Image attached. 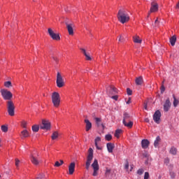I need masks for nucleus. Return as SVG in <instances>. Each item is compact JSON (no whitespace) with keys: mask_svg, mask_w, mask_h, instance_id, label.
Wrapping results in <instances>:
<instances>
[{"mask_svg":"<svg viewBox=\"0 0 179 179\" xmlns=\"http://www.w3.org/2000/svg\"><path fill=\"white\" fill-rule=\"evenodd\" d=\"M1 93L4 100H8L7 101V111L8 115L13 117V115H15V103H13V101L11 100L12 97H13V94L8 90H1Z\"/></svg>","mask_w":179,"mask_h":179,"instance_id":"1","label":"nucleus"},{"mask_svg":"<svg viewBox=\"0 0 179 179\" xmlns=\"http://www.w3.org/2000/svg\"><path fill=\"white\" fill-rule=\"evenodd\" d=\"M117 19L122 24H124V23L129 22V14L125 10L120 9L117 13Z\"/></svg>","mask_w":179,"mask_h":179,"instance_id":"2","label":"nucleus"},{"mask_svg":"<svg viewBox=\"0 0 179 179\" xmlns=\"http://www.w3.org/2000/svg\"><path fill=\"white\" fill-rule=\"evenodd\" d=\"M52 103L55 107H59V104L61 103L59 93L55 92L52 94Z\"/></svg>","mask_w":179,"mask_h":179,"instance_id":"3","label":"nucleus"},{"mask_svg":"<svg viewBox=\"0 0 179 179\" xmlns=\"http://www.w3.org/2000/svg\"><path fill=\"white\" fill-rule=\"evenodd\" d=\"M89 154L87 157V162L85 164L86 170H89L90 169V164H92V160H93V149L92 148H89Z\"/></svg>","mask_w":179,"mask_h":179,"instance_id":"4","label":"nucleus"},{"mask_svg":"<svg viewBox=\"0 0 179 179\" xmlns=\"http://www.w3.org/2000/svg\"><path fill=\"white\" fill-rule=\"evenodd\" d=\"M91 166L94 170L92 176L94 177H96V176H99V170L100 169V167L99 166V161L95 159L93 163L92 164Z\"/></svg>","mask_w":179,"mask_h":179,"instance_id":"5","label":"nucleus"},{"mask_svg":"<svg viewBox=\"0 0 179 179\" xmlns=\"http://www.w3.org/2000/svg\"><path fill=\"white\" fill-rule=\"evenodd\" d=\"M56 83L57 87H64V86H65V82H64V78H62V76L59 72H58L57 75Z\"/></svg>","mask_w":179,"mask_h":179,"instance_id":"6","label":"nucleus"},{"mask_svg":"<svg viewBox=\"0 0 179 179\" xmlns=\"http://www.w3.org/2000/svg\"><path fill=\"white\" fill-rule=\"evenodd\" d=\"M48 34L52 38V40H56L57 41H59L61 40V37H59V34L54 33V31L51 28L48 29Z\"/></svg>","mask_w":179,"mask_h":179,"instance_id":"7","label":"nucleus"},{"mask_svg":"<svg viewBox=\"0 0 179 179\" xmlns=\"http://www.w3.org/2000/svg\"><path fill=\"white\" fill-rule=\"evenodd\" d=\"M162 117V113L160 110H157L153 115V120L156 124H160V118Z\"/></svg>","mask_w":179,"mask_h":179,"instance_id":"8","label":"nucleus"},{"mask_svg":"<svg viewBox=\"0 0 179 179\" xmlns=\"http://www.w3.org/2000/svg\"><path fill=\"white\" fill-rule=\"evenodd\" d=\"M51 128V123L48 120H42V125L41 126V129H50Z\"/></svg>","mask_w":179,"mask_h":179,"instance_id":"9","label":"nucleus"},{"mask_svg":"<svg viewBox=\"0 0 179 179\" xmlns=\"http://www.w3.org/2000/svg\"><path fill=\"white\" fill-rule=\"evenodd\" d=\"M37 156H38V154L36 152H34L31 154V162L33 163L35 166H38V159H37Z\"/></svg>","mask_w":179,"mask_h":179,"instance_id":"10","label":"nucleus"},{"mask_svg":"<svg viewBox=\"0 0 179 179\" xmlns=\"http://www.w3.org/2000/svg\"><path fill=\"white\" fill-rule=\"evenodd\" d=\"M159 10V4L157 3L152 1L151 3V8L150 10V13H153L155 12H157Z\"/></svg>","mask_w":179,"mask_h":179,"instance_id":"11","label":"nucleus"},{"mask_svg":"<svg viewBox=\"0 0 179 179\" xmlns=\"http://www.w3.org/2000/svg\"><path fill=\"white\" fill-rule=\"evenodd\" d=\"M171 107V102H170V99H167L164 104V111L165 113L169 112Z\"/></svg>","mask_w":179,"mask_h":179,"instance_id":"12","label":"nucleus"},{"mask_svg":"<svg viewBox=\"0 0 179 179\" xmlns=\"http://www.w3.org/2000/svg\"><path fill=\"white\" fill-rule=\"evenodd\" d=\"M66 29L70 36H73V24L66 22Z\"/></svg>","mask_w":179,"mask_h":179,"instance_id":"13","label":"nucleus"},{"mask_svg":"<svg viewBox=\"0 0 179 179\" xmlns=\"http://www.w3.org/2000/svg\"><path fill=\"white\" fill-rule=\"evenodd\" d=\"M107 93L108 94H117V88L114 86H110L107 88Z\"/></svg>","mask_w":179,"mask_h":179,"instance_id":"14","label":"nucleus"},{"mask_svg":"<svg viewBox=\"0 0 179 179\" xmlns=\"http://www.w3.org/2000/svg\"><path fill=\"white\" fill-rule=\"evenodd\" d=\"M75 162H71L69 166V173L70 174V176H72V174L75 173Z\"/></svg>","mask_w":179,"mask_h":179,"instance_id":"15","label":"nucleus"},{"mask_svg":"<svg viewBox=\"0 0 179 179\" xmlns=\"http://www.w3.org/2000/svg\"><path fill=\"white\" fill-rule=\"evenodd\" d=\"M150 142L149 140L148 139H143L141 141V146L143 148V149H148V148H149V145H150Z\"/></svg>","mask_w":179,"mask_h":179,"instance_id":"16","label":"nucleus"},{"mask_svg":"<svg viewBox=\"0 0 179 179\" xmlns=\"http://www.w3.org/2000/svg\"><path fill=\"white\" fill-rule=\"evenodd\" d=\"M85 131L87 132H89V130L92 129V122H90V121L87 119L85 120Z\"/></svg>","mask_w":179,"mask_h":179,"instance_id":"17","label":"nucleus"},{"mask_svg":"<svg viewBox=\"0 0 179 179\" xmlns=\"http://www.w3.org/2000/svg\"><path fill=\"white\" fill-rule=\"evenodd\" d=\"M20 136L22 139H24V138H29L30 136V134H29V131L27 129H24L22 131H21Z\"/></svg>","mask_w":179,"mask_h":179,"instance_id":"18","label":"nucleus"},{"mask_svg":"<svg viewBox=\"0 0 179 179\" xmlns=\"http://www.w3.org/2000/svg\"><path fill=\"white\" fill-rule=\"evenodd\" d=\"M106 147H107V149H108V152L109 153H113V150H114V148H115L114 144L112 143H108L106 144Z\"/></svg>","mask_w":179,"mask_h":179,"instance_id":"19","label":"nucleus"},{"mask_svg":"<svg viewBox=\"0 0 179 179\" xmlns=\"http://www.w3.org/2000/svg\"><path fill=\"white\" fill-rule=\"evenodd\" d=\"M101 141V138L100 137H96L94 140V144L98 150H101V149H103L101 147H99L98 144L99 142H100Z\"/></svg>","mask_w":179,"mask_h":179,"instance_id":"20","label":"nucleus"},{"mask_svg":"<svg viewBox=\"0 0 179 179\" xmlns=\"http://www.w3.org/2000/svg\"><path fill=\"white\" fill-rule=\"evenodd\" d=\"M95 122L97 125V127H101L103 129H104V124L101 123V118L100 117H95Z\"/></svg>","mask_w":179,"mask_h":179,"instance_id":"21","label":"nucleus"},{"mask_svg":"<svg viewBox=\"0 0 179 179\" xmlns=\"http://www.w3.org/2000/svg\"><path fill=\"white\" fill-rule=\"evenodd\" d=\"M131 115H129V113H124L123 115V121L122 122H126L127 121H130Z\"/></svg>","mask_w":179,"mask_h":179,"instance_id":"22","label":"nucleus"},{"mask_svg":"<svg viewBox=\"0 0 179 179\" xmlns=\"http://www.w3.org/2000/svg\"><path fill=\"white\" fill-rule=\"evenodd\" d=\"M143 83V78L142 76H140L138 78H136V84L138 86H141Z\"/></svg>","mask_w":179,"mask_h":179,"instance_id":"23","label":"nucleus"},{"mask_svg":"<svg viewBox=\"0 0 179 179\" xmlns=\"http://www.w3.org/2000/svg\"><path fill=\"white\" fill-rule=\"evenodd\" d=\"M124 127H127V128H132L134 127V122L129 120L126 122H123Z\"/></svg>","mask_w":179,"mask_h":179,"instance_id":"24","label":"nucleus"},{"mask_svg":"<svg viewBox=\"0 0 179 179\" xmlns=\"http://www.w3.org/2000/svg\"><path fill=\"white\" fill-rule=\"evenodd\" d=\"M176 41H177V37L176 36H173L170 38V43H171V45H172V47H174V45H176Z\"/></svg>","mask_w":179,"mask_h":179,"instance_id":"25","label":"nucleus"},{"mask_svg":"<svg viewBox=\"0 0 179 179\" xmlns=\"http://www.w3.org/2000/svg\"><path fill=\"white\" fill-rule=\"evenodd\" d=\"M133 40L134 43H136L137 44H141L142 43V39L139 38V36H134Z\"/></svg>","mask_w":179,"mask_h":179,"instance_id":"26","label":"nucleus"},{"mask_svg":"<svg viewBox=\"0 0 179 179\" xmlns=\"http://www.w3.org/2000/svg\"><path fill=\"white\" fill-rule=\"evenodd\" d=\"M161 141L160 136H157L155 142H154V146L155 148H157L159 146V143Z\"/></svg>","mask_w":179,"mask_h":179,"instance_id":"27","label":"nucleus"},{"mask_svg":"<svg viewBox=\"0 0 179 179\" xmlns=\"http://www.w3.org/2000/svg\"><path fill=\"white\" fill-rule=\"evenodd\" d=\"M122 134V129H117L115 132V136L116 138H120V135Z\"/></svg>","mask_w":179,"mask_h":179,"instance_id":"28","label":"nucleus"},{"mask_svg":"<svg viewBox=\"0 0 179 179\" xmlns=\"http://www.w3.org/2000/svg\"><path fill=\"white\" fill-rule=\"evenodd\" d=\"M170 153L171 155H177V148H176L175 147H172L170 150Z\"/></svg>","mask_w":179,"mask_h":179,"instance_id":"29","label":"nucleus"},{"mask_svg":"<svg viewBox=\"0 0 179 179\" xmlns=\"http://www.w3.org/2000/svg\"><path fill=\"white\" fill-rule=\"evenodd\" d=\"M173 106L177 107L178 106L179 101L176 98L175 95H173Z\"/></svg>","mask_w":179,"mask_h":179,"instance_id":"30","label":"nucleus"},{"mask_svg":"<svg viewBox=\"0 0 179 179\" xmlns=\"http://www.w3.org/2000/svg\"><path fill=\"white\" fill-rule=\"evenodd\" d=\"M39 129H40V127H38V125H34V126H32V131H33V132H38Z\"/></svg>","mask_w":179,"mask_h":179,"instance_id":"31","label":"nucleus"},{"mask_svg":"<svg viewBox=\"0 0 179 179\" xmlns=\"http://www.w3.org/2000/svg\"><path fill=\"white\" fill-rule=\"evenodd\" d=\"M51 138L53 141H55V139H57V138H58V132H57V131L53 132Z\"/></svg>","mask_w":179,"mask_h":179,"instance_id":"32","label":"nucleus"},{"mask_svg":"<svg viewBox=\"0 0 179 179\" xmlns=\"http://www.w3.org/2000/svg\"><path fill=\"white\" fill-rule=\"evenodd\" d=\"M105 139L106 141H110L113 139V136H111V134H106L105 136Z\"/></svg>","mask_w":179,"mask_h":179,"instance_id":"33","label":"nucleus"},{"mask_svg":"<svg viewBox=\"0 0 179 179\" xmlns=\"http://www.w3.org/2000/svg\"><path fill=\"white\" fill-rule=\"evenodd\" d=\"M4 86L6 87H11L12 83L10 81H6V82L4 83Z\"/></svg>","mask_w":179,"mask_h":179,"instance_id":"34","label":"nucleus"},{"mask_svg":"<svg viewBox=\"0 0 179 179\" xmlns=\"http://www.w3.org/2000/svg\"><path fill=\"white\" fill-rule=\"evenodd\" d=\"M169 176H171V178L174 179L176 178V172L173 171H170Z\"/></svg>","mask_w":179,"mask_h":179,"instance_id":"35","label":"nucleus"},{"mask_svg":"<svg viewBox=\"0 0 179 179\" xmlns=\"http://www.w3.org/2000/svg\"><path fill=\"white\" fill-rule=\"evenodd\" d=\"M87 61H92V57H90V55L89 53H85V55H84Z\"/></svg>","mask_w":179,"mask_h":179,"instance_id":"36","label":"nucleus"},{"mask_svg":"<svg viewBox=\"0 0 179 179\" xmlns=\"http://www.w3.org/2000/svg\"><path fill=\"white\" fill-rule=\"evenodd\" d=\"M124 169H125V170H128L129 169V162H128V159H126V162L124 164Z\"/></svg>","mask_w":179,"mask_h":179,"instance_id":"37","label":"nucleus"},{"mask_svg":"<svg viewBox=\"0 0 179 179\" xmlns=\"http://www.w3.org/2000/svg\"><path fill=\"white\" fill-rule=\"evenodd\" d=\"M1 131L3 132H8V127H6L5 125H2L1 126Z\"/></svg>","mask_w":179,"mask_h":179,"instance_id":"38","label":"nucleus"},{"mask_svg":"<svg viewBox=\"0 0 179 179\" xmlns=\"http://www.w3.org/2000/svg\"><path fill=\"white\" fill-rule=\"evenodd\" d=\"M143 169H140L137 171V174H138V176H142L143 174Z\"/></svg>","mask_w":179,"mask_h":179,"instance_id":"39","label":"nucleus"},{"mask_svg":"<svg viewBox=\"0 0 179 179\" xmlns=\"http://www.w3.org/2000/svg\"><path fill=\"white\" fill-rule=\"evenodd\" d=\"M127 93L128 96H132V91L131 90V89L127 88Z\"/></svg>","mask_w":179,"mask_h":179,"instance_id":"40","label":"nucleus"},{"mask_svg":"<svg viewBox=\"0 0 179 179\" xmlns=\"http://www.w3.org/2000/svg\"><path fill=\"white\" fill-rule=\"evenodd\" d=\"M19 164H20V160H19V159L16 158L15 159V166H16V167H19Z\"/></svg>","mask_w":179,"mask_h":179,"instance_id":"41","label":"nucleus"},{"mask_svg":"<svg viewBox=\"0 0 179 179\" xmlns=\"http://www.w3.org/2000/svg\"><path fill=\"white\" fill-rule=\"evenodd\" d=\"M169 163H170V159L169 158H166L164 159V164H166V166H169Z\"/></svg>","mask_w":179,"mask_h":179,"instance_id":"42","label":"nucleus"},{"mask_svg":"<svg viewBox=\"0 0 179 179\" xmlns=\"http://www.w3.org/2000/svg\"><path fill=\"white\" fill-rule=\"evenodd\" d=\"M118 41H119V43H124V41H125V40L124 39V37H122V36H120Z\"/></svg>","mask_w":179,"mask_h":179,"instance_id":"43","label":"nucleus"},{"mask_svg":"<svg viewBox=\"0 0 179 179\" xmlns=\"http://www.w3.org/2000/svg\"><path fill=\"white\" fill-rule=\"evenodd\" d=\"M22 128H27V122L23 121L22 122Z\"/></svg>","mask_w":179,"mask_h":179,"instance_id":"44","label":"nucleus"},{"mask_svg":"<svg viewBox=\"0 0 179 179\" xmlns=\"http://www.w3.org/2000/svg\"><path fill=\"white\" fill-rule=\"evenodd\" d=\"M144 179H149V172L145 173Z\"/></svg>","mask_w":179,"mask_h":179,"instance_id":"45","label":"nucleus"},{"mask_svg":"<svg viewBox=\"0 0 179 179\" xmlns=\"http://www.w3.org/2000/svg\"><path fill=\"white\" fill-rule=\"evenodd\" d=\"M164 90H166V87H164V85H162L161 86V93H164Z\"/></svg>","mask_w":179,"mask_h":179,"instance_id":"46","label":"nucleus"},{"mask_svg":"<svg viewBox=\"0 0 179 179\" xmlns=\"http://www.w3.org/2000/svg\"><path fill=\"white\" fill-rule=\"evenodd\" d=\"M61 166V164L59 163V162H56L55 163V167H59Z\"/></svg>","mask_w":179,"mask_h":179,"instance_id":"47","label":"nucleus"},{"mask_svg":"<svg viewBox=\"0 0 179 179\" xmlns=\"http://www.w3.org/2000/svg\"><path fill=\"white\" fill-rule=\"evenodd\" d=\"M52 59H53V61H55V62H56V64H58V58L57 57H52Z\"/></svg>","mask_w":179,"mask_h":179,"instance_id":"48","label":"nucleus"},{"mask_svg":"<svg viewBox=\"0 0 179 179\" xmlns=\"http://www.w3.org/2000/svg\"><path fill=\"white\" fill-rule=\"evenodd\" d=\"M111 99H113V100L117 101V100H118V96H117V95L113 96H111Z\"/></svg>","mask_w":179,"mask_h":179,"instance_id":"49","label":"nucleus"},{"mask_svg":"<svg viewBox=\"0 0 179 179\" xmlns=\"http://www.w3.org/2000/svg\"><path fill=\"white\" fill-rule=\"evenodd\" d=\"M80 50L82 51L83 54L86 55L87 52H86V50H85L84 48H80Z\"/></svg>","mask_w":179,"mask_h":179,"instance_id":"50","label":"nucleus"},{"mask_svg":"<svg viewBox=\"0 0 179 179\" xmlns=\"http://www.w3.org/2000/svg\"><path fill=\"white\" fill-rule=\"evenodd\" d=\"M155 26H159V18H157L155 22Z\"/></svg>","mask_w":179,"mask_h":179,"instance_id":"51","label":"nucleus"},{"mask_svg":"<svg viewBox=\"0 0 179 179\" xmlns=\"http://www.w3.org/2000/svg\"><path fill=\"white\" fill-rule=\"evenodd\" d=\"M44 178V174H41L36 179H43Z\"/></svg>","mask_w":179,"mask_h":179,"instance_id":"52","label":"nucleus"},{"mask_svg":"<svg viewBox=\"0 0 179 179\" xmlns=\"http://www.w3.org/2000/svg\"><path fill=\"white\" fill-rule=\"evenodd\" d=\"M110 173H111V169H107L106 171V174H110Z\"/></svg>","mask_w":179,"mask_h":179,"instance_id":"53","label":"nucleus"},{"mask_svg":"<svg viewBox=\"0 0 179 179\" xmlns=\"http://www.w3.org/2000/svg\"><path fill=\"white\" fill-rule=\"evenodd\" d=\"M144 108L145 110H148V103H144Z\"/></svg>","mask_w":179,"mask_h":179,"instance_id":"54","label":"nucleus"},{"mask_svg":"<svg viewBox=\"0 0 179 179\" xmlns=\"http://www.w3.org/2000/svg\"><path fill=\"white\" fill-rule=\"evenodd\" d=\"M127 104H131V98H129V100L127 101Z\"/></svg>","mask_w":179,"mask_h":179,"instance_id":"55","label":"nucleus"},{"mask_svg":"<svg viewBox=\"0 0 179 179\" xmlns=\"http://www.w3.org/2000/svg\"><path fill=\"white\" fill-rule=\"evenodd\" d=\"M144 121L145 122H149L150 120H149V118L147 117L144 120Z\"/></svg>","mask_w":179,"mask_h":179,"instance_id":"56","label":"nucleus"},{"mask_svg":"<svg viewBox=\"0 0 179 179\" xmlns=\"http://www.w3.org/2000/svg\"><path fill=\"white\" fill-rule=\"evenodd\" d=\"M63 164H64V160L60 159V166H62Z\"/></svg>","mask_w":179,"mask_h":179,"instance_id":"57","label":"nucleus"},{"mask_svg":"<svg viewBox=\"0 0 179 179\" xmlns=\"http://www.w3.org/2000/svg\"><path fill=\"white\" fill-rule=\"evenodd\" d=\"M145 164H149V162H148V160L145 161Z\"/></svg>","mask_w":179,"mask_h":179,"instance_id":"58","label":"nucleus"},{"mask_svg":"<svg viewBox=\"0 0 179 179\" xmlns=\"http://www.w3.org/2000/svg\"><path fill=\"white\" fill-rule=\"evenodd\" d=\"M150 13H149L148 16H150Z\"/></svg>","mask_w":179,"mask_h":179,"instance_id":"59","label":"nucleus"},{"mask_svg":"<svg viewBox=\"0 0 179 179\" xmlns=\"http://www.w3.org/2000/svg\"><path fill=\"white\" fill-rule=\"evenodd\" d=\"M0 178H1V175H0Z\"/></svg>","mask_w":179,"mask_h":179,"instance_id":"60","label":"nucleus"}]
</instances>
